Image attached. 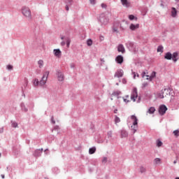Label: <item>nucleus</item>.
Listing matches in <instances>:
<instances>
[{"label": "nucleus", "mask_w": 179, "mask_h": 179, "mask_svg": "<svg viewBox=\"0 0 179 179\" xmlns=\"http://www.w3.org/2000/svg\"><path fill=\"white\" fill-rule=\"evenodd\" d=\"M50 75V71H45L43 73V76L42 77V79L38 81V79H35L34 80V86H38L40 85L41 86H44L45 83H47V79H48V76Z\"/></svg>", "instance_id": "obj_1"}, {"label": "nucleus", "mask_w": 179, "mask_h": 179, "mask_svg": "<svg viewBox=\"0 0 179 179\" xmlns=\"http://www.w3.org/2000/svg\"><path fill=\"white\" fill-rule=\"evenodd\" d=\"M111 14L110 13H104L100 15L99 21L102 24H107L110 22Z\"/></svg>", "instance_id": "obj_2"}, {"label": "nucleus", "mask_w": 179, "mask_h": 179, "mask_svg": "<svg viewBox=\"0 0 179 179\" xmlns=\"http://www.w3.org/2000/svg\"><path fill=\"white\" fill-rule=\"evenodd\" d=\"M131 120L133 121L131 129L133 131V134H135L136 131H138V117L133 115L131 116Z\"/></svg>", "instance_id": "obj_3"}, {"label": "nucleus", "mask_w": 179, "mask_h": 179, "mask_svg": "<svg viewBox=\"0 0 179 179\" xmlns=\"http://www.w3.org/2000/svg\"><path fill=\"white\" fill-rule=\"evenodd\" d=\"M131 100H132V101H136V100H138L137 103H139L141 100V97L138 96V90H136V88H134L131 92Z\"/></svg>", "instance_id": "obj_4"}, {"label": "nucleus", "mask_w": 179, "mask_h": 179, "mask_svg": "<svg viewBox=\"0 0 179 179\" xmlns=\"http://www.w3.org/2000/svg\"><path fill=\"white\" fill-rule=\"evenodd\" d=\"M22 15L27 17V19H31V11L28 7L24 6L22 9Z\"/></svg>", "instance_id": "obj_5"}, {"label": "nucleus", "mask_w": 179, "mask_h": 179, "mask_svg": "<svg viewBox=\"0 0 179 179\" xmlns=\"http://www.w3.org/2000/svg\"><path fill=\"white\" fill-rule=\"evenodd\" d=\"M65 41H62L61 42V45L62 47H64V45H65L66 44V47L67 48H69V45H71V38L69 37H66L65 38Z\"/></svg>", "instance_id": "obj_6"}, {"label": "nucleus", "mask_w": 179, "mask_h": 179, "mask_svg": "<svg viewBox=\"0 0 179 179\" xmlns=\"http://www.w3.org/2000/svg\"><path fill=\"white\" fill-rule=\"evenodd\" d=\"M115 78H122L124 76V71L122 69H118L115 73Z\"/></svg>", "instance_id": "obj_7"}, {"label": "nucleus", "mask_w": 179, "mask_h": 179, "mask_svg": "<svg viewBox=\"0 0 179 179\" xmlns=\"http://www.w3.org/2000/svg\"><path fill=\"white\" fill-rule=\"evenodd\" d=\"M162 96H160V99H164V97H167V96L170 95V92L169 89H164L162 90Z\"/></svg>", "instance_id": "obj_8"}, {"label": "nucleus", "mask_w": 179, "mask_h": 179, "mask_svg": "<svg viewBox=\"0 0 179 179\" xmlns=\"http://www.w3.org/2000/svg\"><path fill=\"white\" fill-rule=\"evenodd\" d=\"M166 111H167V107L164 105H162L159 108V113L161 114V115H163L166 113Z\"/></svg>", "instance_id": "obj_9"}, {"label": "nucleus", "mask_w": 179, "mask_h": 179, "mask_svg": "<svg viewBox=\"0 0 179 179\" xmlns=\"http://www.w3.org/2000/svg\"><path fill=\"white\" fill-rule=\"evenodd\" d=\"M57 76L59 82L64 81V73H62L61 71H57Z\"/></svg>", "instance_id": "obj_10"}, {"label": "nucleus", "mask_w": 179, "mask_h": 179, "mask_svg": "<svg viewBox=\"0 0 179 179\" xmlns=\"http://www.w3.org/2000/svg\"><path fill=\"white\" fill-rule=\"evenodd\" d=\"M117 51L118 52H122V54H124L125 52V48L124 47V45L120 44L117 46Z\"/></svg>", "instance_id": "obj_11"}, {"label": "nucleus", "mask_w": 179, "mask_h": 179, "mask_svg": "<svg viewBox=\"0 0 179 179\" xmlns=\"http://www.w3.org/2000/svg\"><path fill=\"white\" fill-rule=\"evenodd\" d=\"M115 61L117 64H122V62H124V57L121 56V55H118L117 56V57L115 58Z\"/></svg>", "instance_id": "obj_12"}, {"label": "nucleus", "mask_w": 179, "mask_h": 179, "mask_svg": "<svg viewBox=\"0 0 179 179\" xmlns=\"http://www.w3.org/2000/svg\"><path fill=\"white\" fill-rule=\"evenodd\" d=\"M130 30H132L133 31L135 30H137V29H139V24H131L129 26Z\"/></svg>", "instance_id": "obj_13"}, {"label": "nucleus", "mask_w": 179, "mask_h": 179, "mask_svg": "<svg viewBox=\"0 0 179 179\" xmlns=\"http://www.w3.org/2000/svg\"><path fill=\"white\" fill-rule=\"evenodd\" d=\"M53 52H54L55 57H57L58 58H59V57H61V54H62V52H61V50L59 49H55L53 50Z\"/></svg>", "instance_id": "obj_14"}, {"label": "nucleus", "mask_w": 179, "mask_h": 179, "mask_svg": "<svg viewBox=\"0 0 179 179\" xmlns=\"http://www.w3.org/2000/svg\"><path fill=\"white\" fill-rule=\"evenodd\" d=\"M122 5L124 6V8H129V6H131V2L129 1H122Z\"/></svg>", "instance_id": "obj_15"}, {"label": "nucleus", "mask_w": 179, "mask_h": 179, "mask_svg": "<svg viewBox=\"0 0 179 179\" xmlns=\"http://www.w3.org/2000/svg\"><path fill=\"white\" fill-rule=\"evenodd\" d=\"M171 14L172 17H176L177 16V9L176 8L173 7L171 10Z\"/></svg>", "instance_id": "obj_16"}, {"label": "nucleus", "mask_w": 179, "mask_h": 179, "mask_svg": "<svg viewBox=\"0 0 179 179\" xmlns=\"http://www.w3.org/2000/svg\"><path fill=\"white\" fill-rule=\"evenodd\" d=\"M178 53H177V52L173 53L172 59L174 62H177V61H178Z\"/></svg>", "instance_id": "obj_17"}, {"label": "nucleus", "mask_w": 179, "mask_h": 179, "mask_svg": "<svg viewBox=\"0 0 179 179\" xmlns=\"http://www.w3.org/2000/svg\"><path fill=\"white\" fill-rule=\"evenodd\" d=\"M172 54L170 52H168L165 54L164 58L165 59H172Z\"/></svg>", "instance_id": "obj_18"}, {"label": "nucleus", "mask_w": 179, "mask_h": 179, "mask_svg": "<svg viewBox=\"0 0 179 179\" xmlns=\"http://www.w3.org/2000/svg\"><path fill=\"white\" fill-rule=\"evenodd\" d=\"M155 111H156V108H155V107H150L147 111V113L148 114H154Z\"/></svg>", "instance_id": "obj_19"}, {"label": "nucleus", "mask_w": 179, "mask_h": 179, "mask_svg": "<svg viewBox=\"0 0 179 179\" xmlns=\"http://www.w3.org/2000/svg\"><path fill=\"white\" fill-rule=\"evenodd\" d=\"M121 136L122 138H127L128 136V133L125 130H122Z\"/></svg>", "instance_id": "obj_20"}, {"label": "nucleus", "mask_w": 179, "mask_h": 179, "mask_svg": "<svg viewBox=\"0 0 179 179\" xmlns=\"http://www.w3.org/2000/svg\"><path fill=\"white\" fill-rule=\"evenodd\" d=\"M156 145H157V148H161V146H163V142H162V141H160V139H158L156 141Z\"/></svg>", "instance_id": "obj_21"}, {"label": "nucleus", "mask_w": 179, "mask_h": 179, "mask_svg": "<svg viewBox=\"0 0 179 179\" xmlns=\"http://www.w3.org/2000/svg\"><path fill=\"white\" fill-rule=\"evenodd\" d=\"M95 152H96V147H93L92 148H90V150H89L90 155H93Z\"/></svg>", "instance_id": "obj_22"}, {"label": "nucleus", "mask_w": 179, "mask_h": 179, "mask_svg": "<svg viewBox=\"0 0 179 179\" xmlns=\"http://www.w3.org/2000/svg\"><path fill=\"white\" fill-rule=\"evenodd\" d=\"M141 75H142V78H145V76H146L147 80L152 79V78H153V76H152L150 77L149 76H146L145 72H143Z\"/></svg>", "instance_id": "obj_23"}, {"label": "nucleus", "mask_w": 179, "mask_h": 179, "mask_svg": "<svg viewBox=\"0 0 179 179\" xmlns=\"http://www.w3.org/2000/svg\"><path fill=\"white\" fill-rule=\"evenodd\" d=\"M129 20H138V17H135L134 15H129Z\"/></svg>", "instance_id": "obj_24"}, {"label": "nucleus", "mask_w": 179, "mask_h": 179, "mask_svg": "<svg viewBox=\"0 0 179 179\" xmlns=\"http://www.w3.org/2000/svg\"><path fill=\"white\" fill-rule=\"evenodd\" d=\"M38 66H39V68H42L43 66H44V61H43V60H39L38 62Z\"/></svg>", "instance_id": "obj_25"}, {"label": "nucleus", "mask_w": 179, "mask_h": 179, "mask_svg": "<svg viewBox=\"0 0 179 179\" xmlns=\"http://www.w3.org/2000/svg\"><path fill=\"white\" fill-rule=\"evenodd\" d=\"M154 162L155 164H160V163H162V159H160V158H155Z\"/></svg>", "instance_id": "obj_26"}, {"label": "nucleus", "mask_w": 179, "mask_h": 179, "mask_svg": "<svg viewBox=\"0 0 179 179\" xmlns=\"http://www.w3.org/2000/svg\"><path fill=\"white\" fill-rule=\"evenodd\" d=\"M124 103H129V96L127 95L123 98Z\"/></svg>", "instance_id": "obj_27"}, {"label": "nucleus", "mask_w": 179, "mask_h": 179, "mask_svg": "<svg viewBox=\"0 0 179 179\" xmlns=\"http://www.w3.org/2000/svg\"><path fill=\"white\" fill-rule=\"evenodd\" d=\"M115 124H118V122H121V119L118 117V116L115 115Z\"/></svg>", "instance_id": "obj_28"}, {"label": "nucleus", "mask_w": 179, "mask_h": 179, "mask_svg": "<svg viewBox=\"0 0 179 179\" xmlns=\"http://www.w3.org/2000/svg\"><path fill=\"white\" fill-rule=\"evenodd\" d=\"M113 33H118V27L117 25H114L113 28Z\"/></svg>", "instance_id": "obj_29"}, {"label": "nucleus", "mask_w": 179, "mask_h": 179, "mask_svg": "<svg viewBox=\"0 0 179 179\" xmlns=\"http://www.w3.org/2000/svg\"><path fill=\"white\" fill-rule=\"evenodd\" d=\"M87 44L89 47H90V45H92L93 44V41H92V39H88L87 41Z\"/></svg>", "instance_id": "obj_30"}, {"label": "nucleus", "mask_w": 179, "mask_h": 179, "mask_svg": "<svg viewBox=\"0 0 179 179\" xmlns=\"http://www.w3.org/2000/svg\"><path fill=\"white\" fill-rule=\"evenodd\" d=\"M157 52H163V47L159 46L157 48Z\"/></svg>", "instance_id": "obj_31"}, {"label": "nucleus", "mask_w": 179, "mask_h": 179, "mask_svg": "<svg viewBox=\"0 0 179 179\" xmlns=\"http://www.w3.org/2000/svg\"><path fill=\"white\" fill-rule=\"evenodd\" d=\"M140 171H141V173H145L146 171V169H145V167H143V166H141L140 168Z\"/></svg>", "instance_id": "obj_32"}, {"label": "nucleus", "mask_w": 179, "mask_h": 179, "mask_svg": "<svg viewBox=\"0 0 179 179\" xmlns=\"http://www.w3.org/2000/svg\"><path fill=\"white\" fill-rule=\"evenodd\" d=\"M173 135H175V136H178L179 135V131L178 130H175L173 131Z\"/></svg>", "instance_id": "obj_33"}, {"label": "nucleus", "mask_w": 179, "mask_h": 179, "mask_svg": "<svg viewBox=\"0 0 179 179\" xmlns=\"http://www.w3.org/2000/svg\"><path fill=\"white\" fill-rule=\"evenodd\" d=\"M12 127L13 128H17V123L12 122Z\"/></svg>", "instance_id": "obj_34"}, {"label": "nucleus", "mask_w": 179, "mask_h": 179, "mask_svg": "<svg viewBox=\"0 0 179 179\" xmlns=\"http://www.w3.org/2000/svg\"><path fill=\"white\" fill-rule=\"evenodd\" d=\"M160 96H163V94H162V91L157 94V97H158V99H160Z\"/></svg>", "instance_id": "obj_35"}, {"label": "nucleus", "mask_w": 179, "mask_h": 179, "mask_svg": "<svg viewBox=\"0 0 179 179\" xmlns=\"http://www.w3.org/2000/svg\"><path fill=\"white\" fill-rule=\"evenodd\" d=\"M107 162V157H104L103 159H102V163H106Z\"/></svg>", "instance_id": "obj_36"}, {"label": "nucleus", "mask_w": 179, "mask_h": 179, "mask_svg": "<svg viewBox=\"0 0 179 179\" xmlns=\"http://www.w3.org/2000/svg\"><path fill=\"white\" fill-rule=\"evenodd\" d=\"M7 69H8V70L13 69V66L12 65H8Z\"/></svg>", "instance_id": "obj_37"}, {"label": "nucleus", "mask_w": 179, "mask_h": 179, "mask_svg": "<svg viewBox=\"0 0 179 179\" xmlns=\"http://www.w3.org/2000/svg\"><path fill=\"white\" fill-rule=\"evenodd\" d=\"M101 8H104V9H106V8H107V5L105 4V3H102V4L101 5Z\"/></svg>", "instance_id": "obj_38"}, {"label": "nucleus", "mask_w": 179, "mask_h": 179, "mask_svg": "<svg viewBox=\"0 0 179 179\" xmlns=\"http://www.w3.org/2000/svg\"><path fill=\"white\" fill-rule=\"evenodd\" d=\"M148 85V83H143V87H147Z\"/></svg>", "instance_id": "obj_39"}, {"label": "nucleus", "mask_w": 179, "mask_h": 179, "mask_svg": "<svg viewBox=\"0 0 179 179\" xmlns=\"http://www.w3.org/2000/svg\"><path fill=\"white\" fill-rule=\"evenodd\" d=\"M51 121L52 124H55V120H54V117H52Z\"/></svg>", "instance_id": "obj_40"}, {"label": "nucleus", "mask_w": 179, "mask_h": 179, "mask_svg": "<svg viewBox=\"0 0 179 179\" xmlns=\"http://www.w3.org/2000/svg\"><path fill=\"white\" fill-rule=\"evenodd\" d=\"M133 75H134V79H135L136 78V73L134 72Z\"/></svg>", "instance_id": "obj_41"}, {"label": "nucleus", "mask_w": 179, "mask_h": 179, "mask_svg": "<svg viewBox=\"0 0 179 179\" xmlns=\"http://www.w3.org/2000/svg\"><path fill=\"white\" fill-rule=\"evenodd\" d=\"M66 10H69V6L68 5L66 6Z\"/></svg>", "instance_id": "obj_42"}, {"label": "nucleus", "mask_w": 179, "mask_h": 179, "mask_svg": "<svg viewBox=\"0 0 179 179\" xmlns=\"http://www.w3.org/2000/svg\"><path fill=\"white\" fill-rule=\"evenodd\" d=\"M90 3H91L92 5H94L95 1H91Z\"/></svg>", "instance_id": "obj_43"}, {"label": "nucleus", "mask_w": 179, "mask_h": 179, "mask_svg": "<svg viewBox=\"0 0 179 179\" xmlns=\"http://www.w3.org/2000/svg\"><path fill=\"white\" fill-rule=\"evenodd\" d=\"M38 152V150H36V151L35 152V156H38V155H37Z\"/></svg>", "instance_id": "obj_44"}, {"label": "nucleus", "mask_w": 179, "mask_h": 179, "mask_svg": "<svg viewBox=\"0 0 179 179\" xmlns=\"http://www.w3.org/2000/svg\"><path fill=\"white\" fill-rule=\"evenodd\" d=\"M117 111H118L117 109L114 110L115 114H117Z\"/></svg>", "instance_id": "obj_45"}, {"label": "nucleus", "mask_w": 179, "mask_h": 179, "mask_svg": "<svg viewBox=\"0 0 179 179\" xmlns=\"http://www.w3.org/2000/svg\"><path fill=\"white\" fill-rule=\"evenodd\" d=\"M177 163V160H175L174 162H173V164H176Z\"/></svg>", "instance_id": "obj_46"}, {"label": "nucleus", "mask_w": 179, "mask_h": 179, "mask_svg": "<svg viewBox=\"0 0 179 179\" xmlns=\"http://www.w3.org/2000/svg\"><path fill=\"white\" fill-rule=\"evenodd\" d=\"M2 178H5V175H1Z\"/></svg>", "instance_id": "obj_47"}, {"label": "nucleus", "mask_w": 179, "mask_h": 179, "mask_svg": "<svg viewBox=\"0 0 179 179\" xmlns=\"http://www.w3.org/2000/svg\"><path fill=\"white\" fill-rule=\"evenodd\" d=\"M64 36L61 37V40H64Z\"/></svg>", "instance_id": "obj_48"}, {"label": "nucleus", "mask_w": 179, "mask_h": 179, "mask_svg": "<svg viewBox=\"0 0 179 179\" xmlns=\"http://www.w3.org/2000/svg\"><path fill=\"white\" fill-rule=\"evenodd\" d=\"M153 73H154V76H155L156 75V73H155V72H154Z\"/></svg>", "instance_id": "obj_49"}, {"label": "nucleus", "mask_w": 179, "mask_h": 179, "mask_svg": "<svg viewBox=\"0 0 179 179\" xmlns=\"http://www.w3.org/2000/svg\"><path fill=\"white\" fill-rule=\"evenodd\" d=\"M137 78H139V74H137Z\"/></svg>", "instance_id": "obj_50"}, {"label": "nucleus", "mask_w": 179, "mask_h": 179, "mask_svg": "<svg viewBox=\"0 0 179 179\" xmlns=\"http://www.w3.org/2000/svg\"><path fill=\"white\" fill-rule=\"evenodd\" d=\"M41 152H43V149H41Z\"/></svg>", "instance_id": "obj_51"}, {"label": "nucleus", "mask_w": 179, "mask_h": 179, "mask_svg": "<svg viewBox=\"0 0 179 179\" xmlns=\"http://www.w3.org/2000/svg\"><path fill=\"white\" fill-rule=\"evenodd\" d=\"M176 179H179V178H176Z\"/></svg>", "instance_id": "obj_52"}, {"label": "nucleus", "mask_w": 179, "mask_h": 179, "mask_svg": "<svg viewBox=\"0 0 179 179\" xmlns=\"http://www.w3.org/2000/svg\"><path fill=\"white\" fill-rule=\"evenodd\" d=\"M0 157H1V154H0Z\"/></svg>", "instance_id": "obj_53"}]
</instances>
